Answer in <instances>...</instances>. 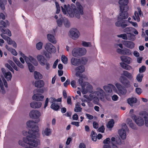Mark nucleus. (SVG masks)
Segmentation results:
<instances>
[{
  "label": "nucleus",
  "mask_w": 148,
  "mask_h": 148,
  "mask_svg": "<svg viewBox=\"0 0 148 148\" xmlns=\"http://www.w3.org/2000/svg\"><path fill=\"white\" fill-rule=\"evenodd\" d=\"M6 48L9 51L11 52V53L14 56H16L17 54V53L16 50L10 47L7 45H5Z\"/></svg>",
  "instance_id": "nucleus-30"
},
{
  "label": "nucleus",
  "mask_w": 148,
  "mask_h": 148,
  "mask_svg": "<svg viewBox=\"0 0 148 148\" xmlns=\"http://www.w3.org/2000/svg\"><path fill=\"white\" fill-rule=\"evenodd\" d=\"M5 66L9 70H10L11 72H12L13 73H14V70L10 64L8 63H6L5 64Z\"/></svg>",
  "instance_id": "nucleus-53"
},
{
  "label": "nucleus",
  "mask_w": 148,
  "mask_h": 148,
  "mask_svg": "<svg viewBox=\"0 0 148 148\" xmlns=\"http://www.w3.org/2000/svg\"><path fill=\"white\" fill-rule=\"evenodd\" d=\"M120 58L123 62H125L128 64H129L130 63L131 58L129 57L123 56H121L120 57Z\"/></svg>",
  "instance_id": "nucleus-23"
},
{
  "label": "nucleus",
  "mask_w": 148,
  "mask_h": 148,
  "mask_svg": "<svg viewBox=\"0 0 148 148\" xmlns=\"http://www.w3.org/2000/svg\"><path fill=\"white\" fill-rule=\"evenodd\" d=\"M127 39L131 41H134L136 39L135 36L132 33L127 34Z\"/></svg>",
  "instance_id": "nucleus-37"
},
{
  "label": "nucleus",
  "mask_w": 148,
  "mask_h": 148,
  "mask_svg": "<svg viewBox=\"0 0 148 148\" xmlns=\"http://www.w3.org/2000/svg\"><path fill=\"white\" fill-rule=\"evenodd\" d=\"M129 3L128 0H119V3L120 5V8L121 12L118 17V19H123L127 18L128 14L127 12L129 9L127 5Z\"/></svg>",
  "instance_id": "nucleus-4"
},
{
  "label": "nucleus",
  "mask_w": 148,
  "mask_h": 148,
  "mask_svg": "<svg viewBox=\"0 0 148 148\" xmlns=\"http://www.w3.org/2000/svg\"><path fill=\"white\" fill-rule=\"evenodd\" d=\"M123 53H122V54L123 55L129 56L131 54V51L129 49L125 48L123 49Z\"/></svg>",
  "instance_id": "nucleus-42"
},
{
  "label": "nucleus",
  "mask_w": 148,
  "mask_h": 148,
  "mask_svg": "<svg viewBox=\"0 0 148 148\" xmlns=\"http://www.w3.org/2000/svg\"><path fill=\"white\" fill-rule=\"evenodd\" d=\"M81 60V63L85 64L87 62V59L85 58H82Z\"/></svg>",
  "instance_id": "nucleus-57"
},
{
  "label": "nucleus",
  "mask_w": 148,
  "mask_h": 148,
  "mask_svg": "<svg viewBox=\"0 0 148 148\" xmlns=\"http://www.w3.org/2000/svg\"><path fill=\"white\" fill-rule=\"evenodd\" d=\"M70 80L69 79H67L66 81L64 83V85L65 87H67L70 83Z\"/></svg>",
  "instance_id": "nucleus-60"
},
{
  "label": "nucleus",
  "mask_w": 148,
  "mask_h": 148,
  "mask_svg": "<svg viewBox=\"0 0 148 148\" xmlns=\"http://www.w3.org/2000/svg\"><path fill=\"white\" fill-rule=\"evenodd\" d=\"M34 73V78L36 79H41L42 77V75L38 72L35 71Z\"/></svg>",
  "instance_id": "nucleus-31"
},
{
  "label": "nucleus",
  "mask_w": 148,
  "mask_h": 148,
  "mask_svg": "<svg viewBox=\"0 0 148 148\" xmlns=\"http://www.w3.org/2000/svg\"><path fill=\"white\" fill-rule=\"evenodd\" d=\"M123 44L126 47L130 49H132L134 47V43L132 41L124 40L123 42Z\"/></svg>",
  "instance_id": "nucleus-16"
},
{
  "label": "nucleus",
  "mask_w": 148,
  "mask_h": 148,
  "mask_svg": "<svg viewBox=\"0 0 148 148\" xmlns=\"http://www.w3.org/2000/svg\"><path fill=\"white\" fill-rule=\"evenodd\" d=\"M52 103L51 106V108L55 110H58L60 108V106L55 103Z\"/></svg>",
  "instance_id": "nucleus-32"
},
{
  "label": "nucleus",
  "mask_w": 148,
  "mask_h": 148,
  "mask_svg": "<svg viewBox=\"0 0 148 148\" xmlns=\"http://www.w3.org/2000/svg\"><path fill=\"white\" fill-rule=\"evenodd\" d=\"M121 75L123 76L124 75V76H125L130 80L131 79L133 78V76L131 73L126 71H123V73L121 74Z\"/></svg>",
  "instance_id": "nucleus-27"
},
{
  "label": "nucleus",
  "mask_w": 148,
  "mask_h": 148,
  "mask_svg": "<svg viewBox=\"0 0 148 148\" xmlns=\"http://www.w3.org/2000/svg\"><path fill=\"white\" fill-rule=\"evenodd\" d=\"M127 102L131 106H133V104L137 102V99L135 97L129 98L127 99Z\"/></svg>",
  "instance_id": "nucleus-22"
},
{
  "label": "nucleus",
  "mask_w": 148,
  "mask_h": 148,
  "mask_svg": "<svg viewBox=\"0 0 148 148\" xmlns=\"http://www.w3.org/2000/svg\"><path fill=\"white\" fill-rule=\"evenodd\" d=\"M63 18L62 17L57 21L58 25L59 27L61 26L63 23Z\"/></svg>",
  "instance_id": "nucleus-51"
},
{
  "label": "nucleus",
  "mask_w": 148,
  "mask_h": 148,
  "mask_svg": "<svg viewBox=\"0 0 148 148\" xmlns=\"http://www.w3.org/2000/svg\"><path fill=\"white\" fill-rule=\"evenodd\" d=\"M103 88L106 92L111 93L112 90H114L115 88V86L111 84H109L107 86H103Z\"/></svg>",
  "instance_id": "nucleus-15"
},
{
  "label": "nucleus",
  "mask_w": 148,
  "mask_h": 148,
  "mask_svg": "<svg viewBox=\"0 0 148 148\" xmlns=\"http://www.w3.org/2000/svg\"><path fill=\"white\" fill-rule=\"evenodd\" d=\"M76 5L77 9L75 8L73 10L70 8L67 7L66 8V5H64V7L66 9V10L71 17H73L75 14L76 17L79 18L80 17V14L83 15V10L82 6L79 3L77 2Z\"/></svg>",
  "instance_id": "nucleus-3"
},
{
  "label": "nucleus",
  "mask_w": 148,
  "mask_h": 148,
  "mask_svg": "<svg viewBox=\"0 0 148 148\" xmlns=\"http://www.w3.org/2000/svg\"><path fill=\"white\" fill-rule=\"evenodd\" d=\"M63 22L65 27H68L70 26V23L68 19L66 18L64 19L63 20Z\"/></svg>",
  "instance_id": "nucleus-45"
},
{
  "label": "nucleus",
  "mask_w": 148,
  "mask_h": 148,
  "mask_svg": "<svg viewBox=\"0 0 148 148\" xmlns=\"http://www.w3.org/2000/svg\"><path fill=\"white\" fill-rule=\"evenodd\" d=\"M119 97L118 96L116 95H114L112 96V99L114 101H116L118 100Z\"/></svg>",
  "instance_id": "nucleus-62"
},
{
  "label": "nucleus",
  "mask_w": 148,
  "mask_h": 148,
  "mask_svg": "<svg viewBox=\"0 0 148 148\" xmlns=\"http://www.w3.org/2000/svg\"><path fill=\"white\" fill-rule=\"evenodd\" d=\"M115 86L117 88L119 93L121 95H124L126 93L127 90L126 89H124L119 83H116L115 84Z\"/></svg>",
  "instance_id": "nucleus-12"
},
{
  "label": "nucleus",
  "mask_w": 148,
  "mask_h": 148,
  "mask_svg": "<svg viewBox=\"0 0 148 148\" xmlns=\"http://www.w3.org/2000/svg\"><path fill=\"white\" fill-rule=\"evenodd\" d=\"M117 36L118 37L121 38L124 40H127V35L125 34L118 35Z\"/></svg>",
  "instance_id": "nucleus-50"
},
{
  "label": "nucleus",
  "mask_w": 148,
  "mask_h": 148,
  "mask_svg": "<svg viewBox=\"0 0 148 148\" xmlns=\"http://www.w3.org/2000/svg\"><path fill=\"white\" fill-rule=\"evenodd\" d=\"M37 59L40 64L42 66L45 65V64L47 62V59L42 55H38L37 57Z\"/></svg>",
  "instance_id": "nucleus-14"
},
{
  "label": "nucleus",
  "mask_w": 148,
  "mask_h": 148,
  "mask_svg": "<svg viewBox=\"0 0 148 148\" xmlns=\"http://www.w3.org/2000/svg\"><path fill=\"white\" fill-rule=\"evenodd\" d=\"M29 135L27 137H24L23 138V141L19 140L18 143L22 147H25V144H28L30 146L36 147L38 145L39 140L38 139H36V135L38 134L37 133H35L34 135H32V133H29V131L28 132Z\"/></svg>",
  "instance_id": "nucleus-2"
},
{
  "label": "nucleus",
  "mask_w": 148,
  "mask_h": 148,
  "mask_svg": "<svg viewBox=\"0 0 148 148\" xmlns=\"http://www.w3.org/2000/svg\"><path fill=\"white\" fill-rule=\"evenodd\" d=\"M134 119L135 123L138 126H141L144 125V121L142 117L135 115Z\"/></svg>",
  "instance_id": "nucleus-13"
},
{
  "label": "nucleus",
  "mask_w": 148,
  "mask_h": 148,
  "mask_svg": "<svg viewBox=\"0 0 148 148\" xmlns=\"http://www.w3.org/2000/svg\"><path fill=\"white\" fill-rule=\"evenodd\" d=\"M85 70V67L83 66H79L76 67L75 69V70L76 71L75 73L76 76L82 77V75L81 74Z\"/></svg>",
  "instance_id": "nucleus-8"
},
{
  "label": "nucleus",
  "mask_w": 148,
  "mask_h": 148,
  "mask_svg": "<svg viewBox=\"0 0 148 148\" xmlns=\"http://www.w3.org/2000/svg\"><path fill=\"white\" fill-rule=\"evenodd\" d=\"M32 99L33 100L40 101H42L43 99L44 96L41 95V94H34L32 96Z\"/></svg>",
  "instance_id": "nucleus-18"
},
{
  "label": "nucleus",
  "mask_w": 148,
  "mask_h": 148,
  "mask_svg": "<svg viewBox=\"0 0 148 148\" xmlns=\"http://www.w3.org/2000/svg\"><path fill=\"white\" fill-rule=\"evenodd\" d=\"M134 28L131 27H128L124 29L123 31L124 32L126 33L127 34L133 32V30Z\"/></svg>",
  "instance_id": "nucleus-29"
},
{
  "label": "nucleus",
  "mask_w": 148,
  "mask_h": 148,
  "mask_svg": "<svg viewBox=\"0 0 148 148\" xmlns=\"http://www.w3.org/2000/svg\"><path fill=\"white\" fill-rule=\"evenodd\" d=\"M71 124L77 127H78L79 126V122H78L72 121L71 122Z\"/></svg>",
  "instance_id": "nucleus-61"
},
{
  "label": "nucleus",
  "mask_w": 148,
  "mask_h": 148,
  "mask_svg": "<svg viewBox=\"0 0 148 148\" xmlns=\"http://www.w3.org/2000/svg\"><path fill=\"white\" fill-rule=\"evenodd\" d=\"M50 98L52 100L51 103H55L56 102H61L62 98H60L57 99H56L55 98L51 97Z\"/></svg>",
  "instance_id": "nucleus-49"
},
{
  "label": "nucleus",
  "mask_w": 148,
  "mask_h": 148,
  "mask_svg": "<svg viewBox=\"0 0 148 148\" xmlns=\"http://www.w3.org/2000/svg\"><path fill=\"white\" fill-rule=\"evenodd\" d=\"M42 103L39 102L33 101L30 103V106L33 108H40Z\"/></svg>",
  "instance_id": "nucleus-21"
},
{
  "label": "nucleus",
  "mask_w": 148,
  "mask_h": 148,
  "mask_svg": "<svg viewBox=\"0 0 148 148\" xmlns=\"http://www.w3.org/2000/svg\"><path fill=\"white\" fill-rule=\"evenodd\" d=\"M42 45L43 43L41 42H40L37 43L36 45L37 49L38 50H40L42 48Z\"/></svg>",
  "instance_id": "nucleus-52"
},
{
  "label": "nucleus",
  "mask_w": 148,
  "mask_h": 148,
  "mask_svg": "<svg viewBox=\"0 0 148 148\" xmlns=\"http://www.w3.org/2000/svg\"><path fill=\"white\" fill-rule=\"evenodd\" d=\"M82 108H81L80 105L76 104L74 109V111L75 112H80L82 111Z\"/></svg>",
  "instance_id": "nucleus-46"
},
{
  "label": "nucleus",
  "mask_w": 148,
  "mask_h": 148,
  "mask_svg": "<svg viewBox=\"0 0 148 148\" xmlns=\"http://www.w3.org/2000/svg\"><path fill=\"white\" fill-rule=\"evenodd\" d=\"M143 76V74L139 73L137 75L136 79L138 82H141L142 81Z\"/></svg>",
  "instance_id": "nucleus-43"
},
{
  "label": "nucleus",
  "mask_w": 148,
  "mask_h": 148,
  "mask_svg": "<svg viewBox=\"0 0 148 148\" xmlns=\"http://www.w3.org/2000/svg\"><path fill=\"white\" fill-rule=\"evenodd\" d=\"M135 16H133V18L135 20H137L138 22L140 21V18L139 15L137 11H135L134 13Z\"/></svg>",
  "instance_id": "nucleus-40"
},
{
  "label": "nucleus",
  "mask_w": 148,
  "mask_h": 148,
  "mask_svg": "<svg viewBox=\"0 0 148 148\" xmlns=\"http://www.w3.org/2000/svg\"><path fill=\"white\" fill-rule=\"evenodd\" d=\"M136 93L139 95L142 92V89L140 88H136Z\"/></svg>",
  "instance_id": "nucleus-58"
},
{
  "label": "nucleus",
  "mask_w": 148,
  "mask_h": 148,
  "mask_svg": "<svg viewBox=\"0 0 148 148\" xmlns=\"http://www.w3.org/2000/svg\"><path fill=\"white\" fill-rule=\"evenodd\" d=\"M29 116L32 118L37 119L35 122L33 121L32 120H30L28 121L26 123L27 126L29 128H32V130H29V133H30L31 134L32 133V134L31 135L34 136L35 133L38 134V127L36 123L40 121L39 117L40 116V113L38 111L33 110L30 112Z\"/></svg>",
  "instance_id": "nucleus-1"
},
{
  "label": "nucleus",
  "mask_w": 148,
  "mask_h": 148,
  "mask_svg": "<svg viewBox=\"0 0 148 148\" xmlns=\"http://www.w3.org/2000/svg\"><path fill=\"white\" fill-rule=\"evenodd\" d=\"M82 44V46L84 47H91L92 46L90 42H86L85 41H83Z\"/></svg>",
  "instance_id": "nucleus-48"
},
{
  "label": "nucleus",
  "mask_w": 148,
  "mask_h": 148,
  "mask_svg": "<svg viewBox=\"0 0 148 148\" xmlns=\"http://www.w3.org/2000/svg\"><path fill=\"white\" fill-rule=\"evenodd\" d=\"M86 51L84 48H75L72 51L73 56L79 58L85 55Z\"/></svg>",
  "instance_id": "nucleus-5"
},
{
  "label": "nucleus",
  "mask_w": 148,
  "mask_h": 148,
  "mask_svg": "<svg viewBox=\"0 0 148 148\" xmlns=\"http://www.w3.org/2000/svg\"><path fill=\"white\" fill-rule=\"evenodd\" d=\"M97 133L94 131L92 130L91 132L90 136L92 140L96 141L97 140Z\"/></svg>",
  "instance_id": "nucleus-33"
},
{
  "label": "nucleus",
  "mask_w": 148,
  "mask_h": 148,
  "mask_svg": "<svg viewBox=\"0 0 148 148\" xmlns=\"http://www.w3.org/2000/svg\"><path fill=\"white\" fill-rule=\"evenodd\" d=\"M146 70V67L145 66H143L139 69V72L140 73L144 72Z\"/></svg>",
  "instance_id": "nucleus-54"
},
{
  "label": "nucleus",
  "mask_w": 148,
  "mask_h": 148,
  "mask_svg": "<svg viewBox=\"0 0 148 148\" xmlns=\"http://www.w3.org/2000/svg\"><path fill=\"white\" fill-rule=\"evenodd\" d=\"M144 118L145 121V125L148 127V117L145 116Z\"/></svg>",
  "instance_id": "nucleus-64"
},
{
  "label": "nucleus",
  "mask_w": 148,
  "mask_h": 148,
  "mask_svg": "<svg viewBox=\"0 0 148 148\" xmlns=\"http://www.w3.org/2000/svg\"><path fill=\"white\" fill-rule=\"evenodd\" d=\"M71 64L75 66H78L81 64V60L80 59L72 58L71 59Z\"/></svg>",
  "instance_id": "nucleus-20"
},
{
  "label": "nucleus",
  "mask_w": 148,
  "mask_h": 148,
  "mask_svg": "<svg viewBox=\"0 0 148 148\" xmlns=\"http://www.w3.org/2000/svg\"><path fill=\"white\" fill-rule=\"evenodd\" d=\"M51 130L49 127H47L42 131V134H44L46 136H49L51 134Z\"/></svg>",
  "instance_id": "nucleus-28"
},
{
  "label": "nucleus",
  "mask_w": 148,
  "mask_h": 148,
  "mask_svg": "<svg viewBox=\"0 0 148 148\" xmlns=\"http://www.w3.org/2000/svg\"><path fill=\"white\" fill-rule=\"evenodd\" d=\"M13 59L14 62L18 66L22 69L24 68L23 65L20 62L18 59H17L16 58H14Z\"/></svg>",
  "instance_id": "nucleus-38"
},
{
  "label": "nucleus",
  "mask_w": 148,
  "mask_h": 148,
  "mask_svg": "<svg viewBox=\"0 0 148 148\" xmlns=\"http://www.w3.org/2000/svg\"><path fill=\"white\" fill-rule=\"evenodd\" d=\"M0 25L2 26H0V29L1 32L4 34H7L9 36H11V33L10 31L8 29H6L7 27L6 23L3 21H1L0 22Z\"/></svg>",
  "instance_id": "nucleus-6"
},
{
  "label": "nucleus",
  "mask_w": 148,
  "mask_h": 148,
  "mask_svg": "<svg viewBox=\"0 0 148 148\" xmlns=\"http://www.w3.org/2000/svg\"><path fill=\"white\" fill-rule=\"evenodd\" d=\"M79 148H86V145L84 143H81L79 145Z\"/></svg>",
  "instance_id": "nucleus-63"
},
{
  "label": "nucleus",
  "mask_w": 148,
  "mask_h": 148,
  "mask_svg": "<svg viewBox=\"0 0 148 148\" xmlns=\"http://www.w3.org/2000/svg\"><path fill=\"white\" fill-rule=\"evenodd\" d=\"M105 128L103 125H102L98 129V130L99 132L103 133L104 132Z\"/></svg>",
  "instance_id": "nucleus-55"
},
{
  "label": "nucleus",
  "mask_w": 148,
  "mask_h": 148,
  "mask_svg": "<svg viewBox=\"0 0 148 148\" xmlns=\"http://www.w3.org/2000/svg\"><path fill=\"white\" fill-rule=\"evenodd\" d=\"M29 60L30 62L33 63L35 66H37L38 65V62L33 57L30 56L29 58Z\"/></svg>",
  "instance_id": "nucleus-39"
},
{
  "label": "nucleus",
  "mask_w": 148,
  "mask_h": 148,
  "mask_svg": "<svg viewBox=\"0 0 148 148\" xmlns=\"http://www.w3.org/2000/svg\"><path fill=\"white\" fill-rule=\"evenodd\" d=\"M61 60L62 62L66 64L67 63L68 59L64 55H62V56Z\"/></svg>",
  "instance_id": "nucleus-44"
},
{
  "label": "nucleus",
  "mask_w": 148,
  "mask_h": 148,
  "mask_svg": "<svg viewBox=\"0 0 148 148\" xmlns=\"http://www.w3.org/2000/svg\"><path fill=\"white\" fill-rule=\"evenodd\" d=\"M129 121L128 122L130 126L132 129L136 130L137 129V127H136V125L132 123V120H131L129 119Z\"/></svg>",
  "instance_id": "nucleus-35"
},
{
  "label": "nucleus",
  "mask_w": 148,
  "mask_h": 148,
  "mask_svg": "<svg viewBox=\"0 0 148 148\" xmlns=\"http://www.w3.org/2000/svg\"><path fill=\"white\" fill-rule=\"evenodd\" d=\"M99 127V124L96 121H94L93 122V127L95 129H97Z\"/></svg>",
  "instance_id": "nucleus-59"
},
{
  "label": "nucleus",
  "mask_w": 148,
  "mask_h": 148,
  "mask_svg": "<svg viewBox=\"0 0 148 148\" xmlns=\"http://www.w3.org/2000/svg\"><path fill=\"white\" fill-rule=\"evenodd\" d=\"M127 23V21L119 20L115 23V25L117 27H121L122 28L124 29L127 26L129 25Z\"/></svg>",
  "instance_id": "nucleus-10"
},
{
  "label": "nucleus",
  "mask_w": 148,
  "mask_h": 148,
  "mask_svg": "<svg viewBox=\"0 0 148 148\" xmlns=\"http://www.w3.org/2000/svg\"><path fill=\"white\" fill-rule=\"evenodd\" d=\"M45 85L44 82L42 80L36 81L34 84L35 87L38 88H41L43 87Z\"/></svg>",
  "instance_id": "nucleus-25"
},
{
  "label": "nucleus",
  "mask_w": 148,
  "mask_h": 148,
  "mask_svg": "<svg viewBox=\"0 0 148 148\" xmlns=\"http://www.w3.org/2000/svg\"><path fill=\"white\" fill-rule=\"evenodd\" d=\"M97 91L96 92V94L98 97L100 99H102L104 98L105 93L104 91L100 88H97Z\"/></svg>",
  "instance_id": "nucleus-17"
},
{
  "label": "nucleus",
  "mask_w": 148,
  "mask_h": 148,
  "mask_svg": "<svg viewBox=\"0 0 148 148\" xmlns=\"http://www.w3.org/2000/svg\"><path fill=\"white\" fill-rule=\"evenodd\" d=\"M4 76L8 81L11 80L12 78V74L10 72H8L6 73L4 75Z\"/></svg>",
  "instance_id": "nucleus-36"
},
{
  "label": "nucleus",
  "mask_w": 148,
  "mask_h": 148,
  "mask_svg": "<svg viewBox=\"0 0 148 148\" xmlns=\"http://www.w3.org/2000/svg\"><path fill=\"white\" fill-rule=\"evenodd\" d=\"M118 133L121 138L123 140L125 139L126 138L125 130L123 129H119L118 131Z\"/></svg>",
  "instance_id": "nucleus-19"
},
{
  "label": "nucleus",
  "mask_w": 148,
  "mask_h": 148,
  "mask_svg": "<svg viewBox=\"0 0 148 148\" xmlns=\"http://www.w3.org/2000/svg\"><path fill=\"white\" fill-rule=\"evenodd\" d=\"M0 7L1 10H3L5 9V5L2 0H0Z\"/></svg>",
  "instance_id": "nucleus-56"
},
{
  "label": "nucleus",
  "mask_w": 148,
  "mask_h": 148,
  "mask_svg": "<svg viewBox=\"0 0 148 148\" xmlns=\"http://www.w3.org/2000/svg\"><path fill=\"white\" fill-rule=\"evenodd\" d=\"M120 64L121 67L127 70H130L131 68V66L124 63L121 62Z\"/></svg>",
  "instance_id": "nucleus-34"
},
{
  "label": "nucleus",
  "mask_w": 148,
  "mask_h": 148,
  "mask_svg": "<svg viewBox=\"0 0 148 148\" xmlns=\"http://www.w3.org/2000/svg\"><path fill=\"white\" fill-rule=\"evenodd\" d=\"M28 65L29 71L31 72H33L34 70V67L30 63H28Z\"/></svg>",
  "instance_id": "nucleus-47"
},
{
  "label": "nucleus",
  "mask_w": 148,
  "mask_h": 148,
  "mask_svg": "<svg viewBox=\"0 0 148 148\" xmlns=\"http://www.w3.org/2000/svg\"><path fill=\"white\" fill-rule=\"evenodd\" d=\"M47 37L49 41L52 43L53 44L56 43V41L54 36L51 34H48L47 35Z\"/></svg>",
  "instance_id": "nucleus-26"
},
{
  "label": "nucleus",
  "mask_w": 148,
  "mask_h": 148,
  "mask_svg": "<svg viewBox=\"0 0 148 148\" xmlns=\"http://www.w3.org/2000/svg\"><path fill=\"white\" fill-rule=\"evenodd\" d=\"M110 143V139L107 138L103 141V143L105 144L103 146V148H111L110 145L109 144Z\"/></svg>",
  "instance_id": "nucleus-24"
},
{
  "label": "nucleus",
  "mask_w": 148,
  "mask_h": 148,
  "mask_svg": "<svg viewBox=\"0 0 148 148\" xmlns=\"http://www.w3.org/2000/svg\"><path fill=\"white\" fill-rule=\"evenodd\" d=\"M120 82L126 88L130 86V82L129 80L125 76L121 75L119 79Z\"/></svg>",
  "instance_id": "nucleus-7"
},
{
  "label": "nucleus",
  "mask_w": 148,
  "mask_h": 148,
  "mask_svg": "<svg viewBox=\"0 0 148 148\" xmlns=\"http://www.w3.org/2000/svg\"><path fill=\"white\" fill-rule=\"evenodd\" d=\"M45 49L47 52H49L54 53L56 51L55 47L50 43H47L45 47Z\"/></svg>",
  "instance_id": "nucleus-11"
},
{
  "label": "nucleus",
  "mask_w": 148,
  "mask_h": 148,
  "mask_svg": "<svg viewBox=\"0 0 148 148\" xmlns=\"http://www.w3.org/2000/svg\"><path fill=\"white\" fill-rule=\"evenodd\" d=\"M78 33L79 32L75 28L71 29L70 31V35L71 38L74 40L77 39L79 37Z\"/></svg>",
  "instance_id": "nucleus-9"
},
{
  "label": "nucleus",
  "mask_w": 148,
  "mask_h": 148,
  "mask_svg": "<svg viewBox=\"0 0 148 148\" xmlns=\"http://www.w3.org/2000/svg\"><path fill=\"white\" fill-rule=\"evenodd\" d=\"M114 122L113 119H111L109 121L108 123L107 127L108 128H112L114 126Z\"/></svg>",
  "instance_id": "nucleus-41"
}]
</instances>
